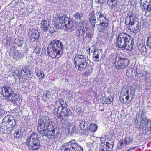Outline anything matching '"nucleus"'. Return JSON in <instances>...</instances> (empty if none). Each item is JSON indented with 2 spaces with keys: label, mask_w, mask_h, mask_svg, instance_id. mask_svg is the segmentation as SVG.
<instances>
[{
  "label": "nucleus",
  "mask_w": 151,
  "mask_h": 151,
  "mask_svg": "<svg viewBox=\"0 0 151 151\" xmlns=\"http://www.w3.org/2000/svg\"><path fill=\"white\" fill-rule=\"evenodd\" d=\"M89 16V22L92 27H94L96 23L99 21V23L96 25L99 31L104 32L108 30L110 23L108 19L106 18L104 12L97 11L95 13L93 11L90 13Z\"/></svg>",
  "instance_id": "nucleus-1"
},
{
  "label": "nucleus",
  "mask_w": 151,
  "mask_h": 151,
  "mask_svg": "<svg viewBox=\"0 0 151 151\" xmlns=\"http://www.w3.org/2000/svg\"><path fill=\"white\" fill-rule=\"evenodd\" d=\"M52 122L47 118L44 116L42 117L38 121L37 129L40 134L42 136H46L48 138H52L56 137L59 135L58 133H56L55 135V128L51 123Z\"/></svg>",
  "instance_id": "nucleus-2"
},
{
  "label": "nucleus",
  "mask_w": 151,
  "mask_h": 151,
  "mask_svg": "<svg viewBox=\"0 0 151 151\" xmlns=\"http://www.w3.org/2000/svg\"><path fill=\"white\" fill-rule=\"evenodd\" d=\"M137 15L132 11L127 14L126 17L125 24L127 28L134 33L139 32L144 27V22L137 18Z\"/></svg>",
  "instance_id": "nucleus-3"
},
{
  "label": "nucleus",
  "mask_w": 151,
  "mask_h": 151,
  "mask_svg": "<svg viewBox=\"0 0 151 151\" xmlns=\"http://www.w3.org/2000/svg\"><path fill=\"white\" fill-rule=\"evenodd\" d=\"M64 47L62 42L60 40L54 39L51 40L48 44L47 48V53L49 56L53 55V58H55L57 55L63 54Z\"/></svg>",
  "instance_id": "nucleus-4"
},
{
  "label": "nucleus",
  "mask_w": 151,
  "mask_h": 151,
  "mask_svg": "<svg viewBox=\"0 0 151 151\" xmlns=\"http://www.w3.org/2000/svg\"><path fill=\"white\" fill-rule=\"evenodd\" d=\"M28 148L31 151H37L42 147L38 134L33 132L26 140Z\"/></svg>",
  "instance_id": "nucleus-5"
},
{
  "label": "nucleus",
  "mask_w": 151,
  "mask_h": 151,
  "mask_svg": "<svg viewBox=\"0 0 151 151\" xmlns=\"http://www.w3.org/2000/svg\"><path fill=\"white\" fill-rule=\"evenodd\" d=\"M87 61L83 55L80 54L76 55L73 60L75 68L81 71L84 70L87 68Z\"/></svg>",
  "instance_id": "nucleus-6"
},
{
  "label": "nucleus",
  "mask_w": 151,
  "mask_h": 151,
  "mask_svg": "<svg viewBox=\"0 0 151 151\" xmlns=\"http://www.w3.org/2000/svg\"><path fill=\"white\" fill-rule=\"evenodd\" d=\"M131 36L127 34L122 32L119 34L117 37L115 42L116 47L118 48L124 50V47L126 43L129 41Z\"/></svg>",
  "instance_id": "nucleus-7"
},
{
  "label": "nucleus",
  "mask_w": 151,
  "mask_h": 151,
  "mask_svg": "<svg viewBox=\"0 0 151 151\" xmlns=\"http://www.w3.org/2000/svg\"><path fill=\"white\" fill-rule=\"evenodd\" d=\"M115 68L120 70L127 67L129 63V60L126 58L122 56H116L115 58Z\"/></svg>",
  "instance_id": "nucleus-8"
},
{
  "label": "nucleus",
  "mask_w": 151,
  "mask_h": 151,
  "mask_svg": "<svg viewBox=\"0 0 151 151\" xmlns=\"http://www.w3.org/2000/svg\"><path fill=\"white\" fill-rule=\"evenodd\" d=\"M67 18H69L65 14L62 13H57L55 15V19L58 23V25L60 29L63 28L64 25L68 20Z\"/></svg>",
  "instance_id": "nucleus-9"
},
{
  "label": "nucleus",
  "mask_w": 151,
  "mask_h": 151,
  "mask_svg": "<svg viewBox=\"0 0 151 151\" xmlns=\"http://www.w3.org/2000/svg\"><path fill=\"white\" fill-rule=\"evenodd\" d=\"M2 122L6 124L12 129L15 127L16 123L14 118L10 115H8L5 117L2 120Z\"/></svg>",
  "instance_id": "nucleus-10"
},
{
  "label": "nucleus",
  "mask_w": 151,
  "mask_h": 151,
  "mask_svg": "<svg viewBox=\"0 0 151 151\" xmlns=\"http://www.w3.org/2000/svg\"><path fill=\"white\" fill-rule=\"evenodd\" d=\"M139 3L141 9L148 12L151 11V0H140Z\"/></svg>",
  "instance_id": "nucleus-11"
},
{
  "label": "nucleus",
  "mask_w": 151,
  "mask_h": 151,
  "mask_svg": "<svg viewBox=\"0 0 151 151\" xmlns=\"http://www.w3.org/2000/svg\"><path fill=\"white\" fill-rule=\"evenodd\" d=\"M68 105L66 101L62 99H58L57 101L55 102V108H57V111H60L61 109L67 107Z\"/></svg>",
  "instance_id": "nucleus-12"
},
{
  "label": "nucleus",
  "mask_w": 151,
  "mask_h": 151,
  "mask_svg": "<svg viewBox=\"0 0 151 151\" xmlns=\"http://www.w3.org/2000/svg\"><path fill=\"white\" fill-rule=\"evenodd\" d=\"M28 34L30 36V37H31L32 39H34L33 41H37L38 40L40 33L37 28L30 29L28 32Z\"/></svg>",
  "instance_id": "nucleus-13"
},
{
  "label": "nucleus",
  "mask_w": 151,
  "mask_h": 151,
  "mask_svg": "<svg viewBox=\"0 0 151 151\" xmlns=\"http://www.w3.org/2000/svg\"><path fill=\"white\" fill-rule=\"evenodd\" d=\"M93 36V33L90 30L86 29L83 37L84 42H91Z\"/></svg>",
  "instance_id": "nucleus-14"
},
{
  "label": "nucleus",
  "mask_w": 151,
  "mask_h": 151,
  "mask_svg": "<svg viewBox=\"0 0 151 151\" xmlns=\"http://www.w3.org/2000/svg\"><path fill=\"white\" fill-rule=\"evenodd\" d=\"M68 20L63 26V28H65V30H70L73 31L75 29V27L73 25V23L72 20L69 18H67Z\"/></svg>",
  "instance_id": "nucleus-15"
},
{
  "label": "nucleus",
  "mask_w": 151,
  "mask_h": 151,
  "mask_svg": "<svg viewBox=\"0 0 151 151\" xmlns=\"http://www.w3.org/2000/svg\"><path fill=\"white\" fill-rule=\"evenodd\" d=\"M2 94L6 98L9 95H10L11 93L13 92L12 90L9 86L4 85L1 88Z\"/></svg>",
  "instance_id": "nucleus-16"
},
{
  "label": "nucleus",
  "mask_w": 151,
  "mask_h": 151,
  "mask_svg": "<svg viewBox=\"0 0 151 151\" xmlns=\"http://www.w3.org/2000/svg\"><path fill=\"white\" fill-rule=\"evenodd\" d=\"M14 130V129L11 128L9 126L2 122L0 127V131L2 132L7 134H10Z\"/></svg>",
  "instance_id": "nucleus-17"
},
{
  "label": "nucleus",
  "mask_w": 151,
  "mask_h": 151,
  "mask_svg": "<svg viewBox=\"0 0 151 151\" xmlns=\"http://www.w3.org/2000/svg\"><path fill=\"white\" fill-rule=\"evenodd\" d=\"M50 22L48 20L42 19L41 22V28L43 31L47 32L50 26Z\"/></svg>",
  "instance_id": "nucleus-18"
},
{
  "label": "nucleus",
  "mask_w": 151,
  "mask_h": 151,
  "mask_svg": "<svg viewBox=\"0 0 151 151\" xmlns=\"http://www.w3.org/2000/svg\"><path fill=\"white\" fill-rule=\"evenodd\" d=\"M72 151H83V148L78 144L75 140H72Z\"/></svg>",
  "instance_id": "nucleus-19"
},
{
  "label": "nucleus",
  "mask_w": 151,
  "mask_h": 151,
  "mask_svg": "<svg viewBox=\"0 0 151 151\" xmlns=\"http://www.w3.org/2000/svg\"><path fill=\"white\" fill-rule=\"evenodd\" d=\"M129 41L124 46V50L126 49L127 51H131L133 49V46L134 45L133 39L131 37L129 39Z\"/></svg>",
  "instance_id": "nucleus-20"
},
{
  "label": "nucleus",
  "mask_w": 151,
  "mask_h": 151,
  "mask_svg": "<svg viewBox=\"0 0 151 151\" xmlns=\"http://www.w3.org/2000/svg\"><path fill=\"white\" fill-rule=\"evenodd\" d=\"M19 96L17 95L15 93L12 92L11 93V95L8 96L5 99H6V100L10 101L12 102H14L18 100L19 98Z\"/></svg>",
  "instance_id": "nucleus-21"
},
{
  "label": "nucleus",
  "mask_w": 151,
  "mask_h": 151,
  "mask_svg": "<svg viewBox=\"0 0 151 151\" xmlns=\"http://www.w3.org/2000/svg\"><path fill=\"white\" fill-rule=\"evenodd\" d=\"M101 50L100 49L94 50L93 54V58L94 61H99V56L102 55L101 52Z\"/></svg>",
  "instance_id": "nucleus-22"
},
{
  "label": "nucleus",
  "mask_w": 151,
  "mask_h": 151,
  "mask_svg": "<svg viewBox=\"0 0 151 151\" xmlns=\"http://www.w3.org/2000/svg\"><path fill=\"white\" fill-rule=\"evenodd\" d=\"M60 113L63 114V116L65 117H68L71 114L70 109H68L67 107L61 109Z\"/></svg>",
  "instance_id": "nucleus-23"
},
{
  "label": "nucleus",
  "mask_w": 151,
  "mask_h": 151,
  "mask_svg": "<svg viewBox=\"0 0 151 151\" xmlns=\"http://www.w3.org/2000/svg\"><path fill=\"white\" fill-rule=\"evenodd\" d=\"M88 122L83 120H80L79 126L81 129L83 130L87 129L88 127Z\"/></svg>",
  "instance_id": "nucleus-24"
},
{
  "label": "nucleus",
  "mask_w": 151,
  "mask_h": 151,
  "mask_svg": "<svg viewBox=\"0 0 151 151\" xmlns=\"http://www.w3.org/2000/svg\"><path fill=\"white\" fill-rule=\"evenodd\" d=\"M72 140L63 145L64 151H72Z\"/></svg>",
  "instance_id": "nucleus-25"
},
{
  "label": "nucleus",
  "mask_w": 151,
  "mask_h": 151,
  "mask_svg": "<svg viewBox=\"0 0 151 151\" xmlns=\"http://www.w3.org/2000/svg\"><path fill=\"white\" fill-rule=\"evenodd\" d=\"M116 3V0H109L107 1V4L109 7L114 8H115Z\"/></svg>",
  "instance_id": "nucleus-26"
},
{
  "label": "nucleus",
  "mask_w": 151,
  "mask_h": 151,
  "mask_svg": "<svg viewBox=\"0 0 151 151\" xmlns=\"http://www.w3.org/2000/svg\"><path fill=\"white\" fill-rule=\"evenodd\" d=\"M86 29H82L81 28L80 29H78L76 32V35L78 37H80L83 38V34L85 31Z\"/></svg>",
  "instance_id": "nucleus-27"
},
{
  "label": "nucleus",
  "mask_w": 151,
  "mask_h": 151,
  "mask_svg": "<svg viewBox=\"0 0 151 151\" xmlns=\"http://www.w3.org/2000/svg\"><path fill=\"white\" fill-rule=\"evenodd\" d=\"M83 16V14H82L76 12L74 14L73 17L75 20L80 21L82 18Z\"/></svg>",
  "instance_id": "nucleus-28"
},
{
  "label": "nucleus",
  "mask_w": 151,
  "mask_h": 151,
  "mask_svg": "<svg viewBox=\"0 0 151 151\" xmlns=\"http://www.w3.org/2000/svg\"><path fill=\"white\" fill-rule=\"evenodd\" d=\"M88 126V128L91 132H95L98 128L97 125L96 124L93 123L89 125Z\"/></svg>",
  "instance_id": "nucleus-29"
},
{
  "label": "nucleus",
  "mask_w": 151,
  "mask_h": 151,
  "mask_svg": "<svg viewBox=\"0 0 151 151\" xmlns=\"http://www.w3.org/2000/svg\"><path fill=\"white\" fill-rule=\"evenodd\" d=\"M15 134L14 135V138L16 139H19L22 138V135H20V130L19 129L16 130L15 132Z\"/></svg>",
  "instance_id": "nucleus-30"
},
{
  "label": "nucleus",
  "mask_w": 151,
  "mask_h": 151,
  "mask_svg": "<svg viewBox=\"0 0 151 151\" xmlns=\"http://www.w3.org/2000/svg\"><path fill=\"white\" fill-rule=\"evenodd\" d=\"M23 40L21 39V38H17L14 40V44L17 45L18 47H21L23 44Z\"/></svg>",
  "instance_id": "nucleus-31"
},
{
  "label": "nucleus",
  "mask_w": 151,
  "mask_h": 151,
  "mask_svg": "<svg viewBox=\"0 0 151 151\" xmlns=\"http://www.w3.org/2000/svg\"><path fill=\"white\" fill-rule=\"evenodd\" d=\"M36 73L38 77V78L40 81L43 78L44 76V74L42 71H41L40 70H37L36 72Z\"/></svg>",
  "instance_id": "nucleus-32"
},
{
  "label": "nucleus",
  "mask_w": 151,
  "mask_h": 151,
  "mask_svg": "<svg viewBox=\"0 0 151 151\" xmlns=\"http://www.w3.org/2000/svg\"><path fill=\"white\" fill-rule=\"evenodd\" d=\"M125 147V145L123 143V140H121L117 143L116 148L117 149H122L124 148Z\"/></svg>",
  "instance_id": "nucleus-33"
},
{
  "label": "nucleus",
  "mask_w": 151,
  "mask_h": 151,
  "mask_svg": "<svg viewBox=\"0 0 151 151\" xmlns=\"http://www.w3.org/2000/svg\"><path fill=\"white\" fill-rule=\"evenodd\" d=\"M50 94L49 91H44L43 92V98H45V99L46 100L48 99L50 97Z\"/></svg>",
  "instance_id": "nucleus-34"
},
{
  "label": "nucleus",
  "mask_w": 151,
  "mask_h": 151,
  "mask_svg": "<svg viewBox=\"0 0 151 151\" xmlns=\"http://www.w3.org/2000/svg\"><path fill=\"white\" fill-rule=\"evenodd\" d=\"M13 53L17 57H21L23 56L24 55V54H22L21 52H20L19 51L15 50L14 51Z\"/></svg>",
  "instance_id": "nucleus-35"
},
{
  "label": "nucleus",
  "mask_w": 151,
  "mask_h": 151,
  "mask_svg": "<svg viewBox=\"0 0 151 151\" xmlns=\"http://www.w3.org/2000/svg\"><path fill=\"white\" fill-rule=\"evenodd\" d=\"M146 45L151 49V35H150L147 39Z\"/></svg>",
  "instance_id": "nucleus-36"
},
{
  "label": "nucleus",
  "mask_w": 151,
  "mask_h": 151,
  "mask_svg": "<svg viewBox=\"0 0 151 151\" xmlns=\"http://www.w3.org/2000/svg\"><path fill=\"white\" fill-rule=\"evenodd\" d=\"M133 71V69L130 67H128L127 68L126 72V75L129 77H131V75L132 74V72Z\"/></svg>",
  "instance_id": "nucleus-37"
},
{
  "label": "nucleus",
  "mask_w": 151,
  "mask_h": 151,
  "mask_svg": "<svg viewBox=\"0 0 151 151\" xmlns=\"http://www.w3.org/2000/svg\"><path fill=\"white\" fill-rule=\"evenodd\" d=\"M138 47L139 51L143 52H146L147 51V49L146 48V46L145 45H142L141 47V45H139L138 46Z\"/></svg>",
  "instance_id": "nucleus-38"
},
{
  "label": "nucleus",
  "mask_w": 151,
  "mask_h": 151,
  "mask_svg": "<svg viewBox=\"0 0 151 151\" xmlns=\"http://www.w3.org/2000/svg\"><path fill=\"white\" fill-rule=\"evenodd\" d=\"M93 70L92 68L88 69L87 71L84 72V75L87 76H89L92 73Z\"/></svg>",
  "instance_id": "nucleus-39"
},
{
  "label": "nucleus",
  "mask_w": 151,
  "mask_h": 151,
  "mask_svg": "<svg viewBox=\"0 0 151 151\" xmlns=\"http://www.w3.org/2000/svg\"><path fill=\"white\" fill-rule=\"evenodd\" d=\"M18 76L19 77H23L24 76H25V74L24 71V69H22L18 72L17 73Z\"/></svg>",
  "instance_id": "nucleus-40"
},
{
  "label": "nucleus",
  "mask_w": 151,
  "mask_h": 151,
  "mask_svg": "<svg viewBox=\"0 0 151 151\" xmlns=\"http://www.w3.org/2000/svg\"><path fill=\"white\" fill-rule=\"evenodd\" d=\"M24 71L25 74V76L29 77L30 76V70H29V69L27 68L24 69Z\"/></svg>",
  "instance_id": "nucleus-41"
},
{
  "label": "nucleus",
  "mask_w": 151,
  "mask_h": 151,
  "mask_svg": "<svg viewBox=\"0 0 151 151\" xmlns=\"http://www.w3.org/2000/svg\"><path fill=\"white\" fill-rule=\"evenodd\" d=\"M84 131L83 132V134L84 135H88L91 132L90 130L88 128V127L87 128V129H83Z\"/></svg>",
  "instance_id": "nucleus-42"
},
{
  "label": "nucleus",
  "mask_w": 151,
  "mask_h": 151,
  "mask_svg": "<svg viewBox=\"0 0 151 151\" xmlns=\"http://www.w3.org/2000/svg\"><path fill=\"white\" fill-rule=\"evenodd\" d=\"M95 1L96 3L102 5L105 3L106 0H95Z\"/></svg>",
  "instance_id": "nucleus-43"
},
{
  "label": "nucleus",
  "mask_w": 151,
  "mask_h": 151,
  "mask_svg": "<svg viewBox=\"0 0 151 151\" xmlns=\"http://www.w3.org/2000/svg\"><path fill=\"white\" fill-rule=\"evenodd\" d=\"M114 146V143L111 142L110 143L109 145L108 146V147L107 148L108 151H111L112 149Z\"/></svg>",
  "instance_id": "nucleus-44"
},
{
  "label": "nucleus",
  "mask_w": 151,
  "mask_h": 151,
  "mask_svg": "<svg viewBox=\"0 0 151 151\" xmlns=\"http://www.w3.org/2000/svg\"><path fill=\"white\" fill-rule=\"evenodd\" d=\"M105 101L107 103L110 104L113 101L112 97L111 96H109L105 99Z\"/></svg>",
  "instance_id": "nucleus-45"
},
{
  "label": "nucleus",
  "mask_w": 151,
  "mask_h": 151,
  "mask_svg": "<svg viewBox=\"0 0 151 151\" xmlns=\"http://www.w3.org/2000/svg\"><path fill=\"white\" fill-rule=\"evenodd\" d=\"M146 126L147 128H150L151 131V121L148 120L147 121V123L146 124Z\"/></svg>",
  "instance_id": "nucleus-46"
},
{
  "label": "nucleus",
  "mask_w": 151,
  "mask_h": 151,
  "mask_svg": "<svg viewBox=\"0 0 151 151\" xmlns=\"http://www.w3.org/2000/svg\"><path fill=\"white\" fill-rule=\"evenodd\" d=\"M133 71L132 72V74L131 75V77H133L134 76H135L137 74H138L139 73L137 72V71L133 69Z\"/></svg>",
  "instance_id": "nucleus-47"
},
{
  "label": "nucleus",
  "mask_w": 151,
  "mask_h": 151,
  "mask_svg": "<svg viewBox=\"0 0 151 151\" xmlns=\"http://www.w3.org/2000/svg\"><path fill=\"white\" fill-rule=\"evenodd\" d=\"M138 116L139 118L140 119L139 120L140 122L142 123H145V120L142 117V116L141 115H139Z\"/></svg>",
  "instance_id": "nucleus-48"
},
{
  "label": "nucleus",
  "mask_w": 151,
  "mask_h": 151,
  "mask_svg": "<svg viewBox=\"0 0 151 151\" xmlns=\"http://www.w3.org/2000/svg\"><path fill=\"white\" fill-rule=\"evenodd\" d=\"M5 114V111L3 109H0V117H3L4 114Z\"/></svg>",
  "instance_id": "nucleus-49"
},
{
  "label": "nucleus",
  "mask_w": 151,
  "mask_h": 151,
  "mask_svg": "<svg viewBox=\"0 0 151 151\" xmlns=\"http://www.w3.org/2000/svg\"><path fill=\"white\" fill-rule=\"evenodd\" d=\"M124 145H125V146H126V145L127 144H128L129 143L130 141L128 138H125L124 139Z\"/></svg>",
  "instance_id": "nucleus-50"
},
{
  "label": "nucleus",
  "mask_w": 151,
  "mask_h": 151,
  "mask_svg": "<svg viewBox=\"0 0 151 151\" xmlns=\"http://www.w3.org/2000/svg\"><path fill=\"white\" fill-rule=\"evenodd\" d=\"M49 31V33L51 34L54 33L55 31L53 27H50Z\"/></svg>",
  "instance_id": "nucleus-51"
},
{
  "label": "nucleus",
  "mask_w": 151,
  "mask_h": 151,
  "mask_svg": "<svg viewBox=\"0 0 151 151\" xmlns=\"http://www.w3.org/2000/svg\"><path fill=\"white\" fill-rule=\"evenodd\" d=\"M58 111H57V108H55V109L54 111V114L55 115H57V116H58Z\"/></svg>",
  "instance_id": "nucleus-52"
},
{
  "label": "nucleus",
  "mask_w": 151,
  "mask_h": 151,
  "mask_svg": "<svg viewBox=\"0 0 151 151\" xmlns=\"http://www.w3.org/2000/svg\"><path fill=\"white\" fill-rule=\"evenodd\" d=\"M137 146H134V147H131V148H129V149H128L127 151H131L132 150H134L135 149H136Z\"/></svg>",
  "instance_id": "nucleus-53"
},
{
  "label": "nucleus",
  "mask_w": 151,
  "mask_h": 151,
  "mask_svg": "<svg viewBox=\"0 0 151 151\" xmlns=\"http://www.w3.org/2000/svg\"><path fill=\"white\" fill-rule=\"evenodd\" d=\"M130 94L134 95L135 93V90L134 89H132L131 90L130 92Z\"/></svg>",
  "instance_id": "nucleus-54"
},
{
  "label": "nucleus",
  "mask_w": 151,
  "mask_h": 151,
  "mask_svg": "<svg viewBox=\"0 0 151 151\" xmlns=\"http://www.w3.org/2000/svg\"><path fill=\"white\" fill-rule=\"evenodd\" d=\"M20 135H22V137H24L25 135V133H26V132H24V131H23L22 132V130L20 129Z\"/></svg>",
  "instance_id": "nucleus-55"
},
{
  "label": "nucleus",
  "mask_w": 151,
  "mask_h": 151,
  "mask_svg": "<svg viewBox=\"0 0 151 151\" xmlns=\"http://www.w3.org/2000/svg\"><path fill=\"white\" fill-rule=\"evenodd\" d=\"M107 150V148L104 149L103 148V147H100V148L99 149V151H106Z\"/></svg>",
  "instance_id": "nucleus-56"
},
{
  "label": "nucleus",
  "mask_w": 151,
  "mask_h": 151,
  "mask_svg": "<svg viewBox=\"0 0 151 151\" xmlns=\"http://www.w3.org/2000/svg\"><path fill=\"white\" fill-rule=\"evenodd\" d=\"M119 100L120 102L122 103H124L125 102L124 98L122 97H120L119 98Z\"/></svg>",
  "instance_id": "nucleus-57"
},
{
  "label": "nucleus",
  "mask_w": 151,
  "mask_h": 151,
  "mask_svg": "<svg viewBox=\"0 0 151 151\" xmlns=\"http://www.w3.org/2000/svg\"><path fill=\"white\" fill-rule=\"evenodd\" d=\"M105 142V146L106 147L108 148V146L109 145V144H110V143H109L107 142H106L105 141H104Z\"/></svg>",
  "instance_id": "nucleus-58"
},
{
  "label": "nucleus",
  "mask_w": 151,
  "mask_h": 151,
  "mask_svg": "<svg viewBox=\"0 0 151 151\" xmlns=\"http://www.w3.org/2000/svg\"><path fill=\"white\" fill-rule=\"evenodd\" d=\"M63 117H64L63 115V114H60L59 113V114L58 118H61V119L62 118H63Z\"/></svg>",
  "instance_id": "nucleus-59"
},
{
  "label": "nucleus",
  "mask_w": 151,
  "mask_h": 151,
  "mask_svg": "<svg viewBox=\"0 0 151 151\" xmlns=\"http://www.w3.org/2000/svg\"><path fill=\"white\" fill-rule=\"evenodd\" d=\"M104 146H105L104 142V143H102L101 144L100 147H102V148Z\"/></svg>",
  "instance_id": "nucleus-60"
},
{
  "label": "nucleus",
  "mask_w": 151,
  "mask_h": 151,
  "mask_svg": "<svg viewBox=\"0 0 151 151\" xmlns=\"http://www.w3.org/2000/svg\"><path fill=\"white\" fill-rule=\"evenodd\" d=\"M64 148H63V145L58 150V151H64Z\"/></svg>",
  "instance_id": "nucleus-61"
},
{
  "label": "nucleus",
  "mask_w": 151,
  "mask_h": 151,
  "mask_svg": "<svg viewBox=\"0 0 151 151\" xmlns=\"http://www.w3.org/2000/svg\"><path fill=\"white\" fill-rule=\"evenodd\" d=\"M130 96L129 95H127V96H126L125 99L127 100V101L128 100Z\"/></svg>",
  "instance_id": "nucleus-62"
},
{
  "label": "nucleus",
  "mask_w": 151,
  "mask_h": 151,
  "mask_svg": "<svg viewBox=\"0 0 151 151\" xmlns=\"http://www.w3.org/2000/svg\"><path fill=\"white\" fill-rule=\"evenodd\" d=\"M129 93V90L128 89L126 91V93L124 94V95H128V94Z\"/></svg>",
  "instance_id": "nucleus-63"
},
{
  "label": "nucleus",
  "mask_w": 151,
  "mask_h": 151,
  "mask_svg": "<svg viewBox=\"0 0 151 151\" xmlns=\"http://www.w3.org/2000/svg\"><path fill=\"white\" fill-rule=\"evenodd\" d=\"M57 119L58 122H60L63 119V118H62L61 119V118H58Z\"/></svg>",
  "instance_id": "nucleus-64"
}]
</instances>
